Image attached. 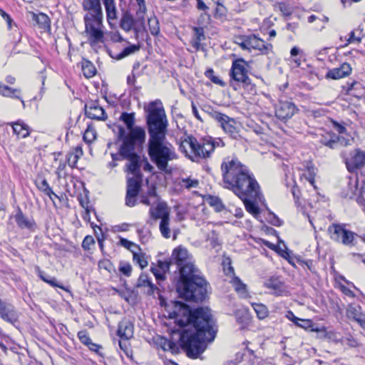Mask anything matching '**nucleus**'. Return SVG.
<instances>
[{
  "instance_id": "4468645a",
  "label": "nucleus",
  "mask_w": 365,
  "mask_h": 365,
  "mask_svg": "<svg viewBox=\"0 0 365 365\" xmlns=\"http://www.w3.org/2000/svg\"><path fill=\"white\" fill-rule=\"evenodd\" d=\"M211 116L231 138H237L239 136L237 123L233 118L217 111L212 112Z\"/></svg>"
},
{
  "instance_id": "5fc2aeb1",
  "label": "nucleus",
  "mask_w": 365,
  "mask_h": 365,
  "mask_svg": "<svg viewBox=\"0 0 365 365\" xmlns=\"http://www.w3.org/2000/svg\"><path fill=\"white\" fill-rule=\"evenodd\" d=\"M78 337L81 342L86 346H88L90 343L92 341L90 339L86 331H80L78 333Z\"/></svg>"
},
{
  "instance_id": "72a5a7b5",
  "label": "nucleus",
  "mask_w": 365,
  "mask_h": 365,
  "mask_svg": "<svg viewBox=\"0 0 365 365\" xmlns=\"http://www.w3.org/2000/svg\"><path fill=\"white\" fill-rule=\"evenodd\" d=\"M135 21V19H133V16L126 12L123 15L120 19V26L123 30L128 32L132 30Z\"/></svg>"
},
{
  "instance_id": "680f3d73",
  "label": "nucleus",
  "mask_w": 365,
  "mask_h": 365,
  "mask_svg": "<svg viewBox=\"0 0 365 365\" xmlns=\"http://www.w3.org/2000/svg\"><path fill=\"white\" fill-rule=\"evenodd\" d=\"M292 193L293 197L294 199L295 205L298 207L302 205V202L300 200V197H299V191L298 188L296 187L295 186H294L292 189Z\"/></svg>"
},
{
  "instance_id": "c756f323",
  "label": "nucleus",
  "mask_w": 365,
  "mask_h": 365,
  "mask_svg": "<svg viewBox=\"0 0 365 365\" xmlns=\"http://www.w3.org/2000/svg\"><path fill=\"white\" fill-rule=\"evenodd\" d=\"M192 30L194 31V34L192 45L196 50H199L201 46V42L205 40V31L202 27L197 26H194Z\"/></svg>"
},
{
  "instance_id": "ddd939ff",
  "label": "nucleus",
  "mask_w": 365,
  "mask_h": 365,
  "mask_svg": "<svg viewBox=\"0 0 365 365\" xmlns=\"http://www.w3.org/2000/svg\"><path fill=\"white\" fill-rule=\"evenodd\" d=\"M341 156L349 173H356L365 165V151L359 148L349 152L344 151Z\"/></svg>"
},
{
  "instance_id": "a878e982",
  "label": "nucleus",
  "mask_w": 365,
  "mask_h": 365,
  "mask_svg": "<svg viewBox=\"0 0 365 365\" xmlns=\"http://www.w3.org/2000/svg\"><path fill=\"white\" fill-rule=\"evenodd\" d=\"M35 184L38 189L43 192L45 195L49 197V198L53 201V197L56 198H59L58 196L55 194L52 190V188L48 185V182L45 178H38L35 180Z\"/></svg>"
},
{
  "instance_id": "338daca9",
  "label": "nucleus",
  "mask_w": 365,
  "mask_h": 365,
  "mask_svg": "<svg viewBox=\"0 0 365 365\" xmlns=\"http://www.w3.org/2000/svg\"><path fill=\"white\" fill-rule=\"evenodd\" d=\"M0 15L6 21L9 28L11 29L12 19L10 16L1 9H0Z\"/></svg>"
},
{
  "instance_id": "e433bc0d",
  "label": "nucleus",
  "mask_w": 365,
  "mask_h": 365,
  "mask_svg": "<svg viewBox=\"0 0 365 365\" xmlns=\"http://www.w3.org/2000/svg\"><path fill=\"white\" fill-rule=\"evenodd\" d=\"M315 168L313 166H308L307 169L302 173L301 179H304L309 184L314 187V178L316 175Z\"/></svg>"
},
{
  "instance_id": "603ef678",
  "label": "nucleus",
  "mask_w": 365,
  "mask_h": 365,
  "mask_svg": "<svg viewBox=\"0 0 365 365\" xmlns=\"http://www.w3.org/2000/svg\"><path fill=\"white\" fill-rule=\"evenodd\" d=\"M210 205L214 207L217 212L222 211L224 208V205L221 200L217 197H210Z\"/></svg>"
},
{
  "instance_id": "39448f33",
  "label": "nucleus",
  "mask_w": 365,
  "mask_h": 365,
  "mask_svg": "<svg viewBox=\"0 0 365 365\" xmlns=\"http://www.w3.org/2000/svg\"><path fill=\"white\" fill-rule=\"evenodd\" d=\"M225 143L220 138L209 137L200 142L192 136H187L180 144V150L185 154L192 161L210 157L211 153L217 148H223Z\"/></svg>"
},
{
  "instance_id": "4c0bfd02",
  "label": "nucleus",
  "mask_w": 365,
  "mask_h": 365,
  "mask_svg": "<svg viewBox=\"0 0 365 365\" xmlns=\"http://www.w3.org/2000/svg\"><path fill=\"white\" fill-rule=\"evenodd\" d=\"M140 49V46L137 45H131L126 48H125L123 51L118 53L116 56H111L113 58L116 60H120L135 52L138 51Z\"/></svg>"
},
{
  "instance_id": "49530a36",
  "label": "nucleus",
  "mask_w": 365,
  "mask_h": 365,
  "mask_svg": "<svg viewBox=\"0 0 365 365\" xmlns=\"http://www.w3.org/2000/svg\"><path fill=\"white\" fill-rule=\"evenodd\" d=\"M205 76L209 78L212 83L220 85L221 86H225V83L214 73V71L212 68L207 70L205 73Z\"/></svg>"
},
{
  "instance_id": "9b49d317",
  "label": "nucleus",
  "mask_w": 365,
  "mask_h": 365,
  "mask_svg": "<svg viewBox=\"0 0 365 365\" xmlns=\"http://www.w3.org/2000/svg\"><path fill=\"white\" fill-rule=\"evenodd\" d=\"M328 232L332 240L349 247L356 245V237H359L355 232L346 229L344 224L333 223L329 227Z\"/></svg>"
},
{
  "instance_id": "6e6552de",
  "label": "nucleus",
  "mask_w": 365,
  "mask_h": 365,
  "mask_svg": "<svg viewBox=\"0 0 365 365\" xmlns=\"http://www.w3.org/2000/svg\"><path fill=\"white\" fill-rule=\"evenodd\" d=\"M120 120L126 125L128 132L121 125H114L113 132L115 133L117 138L125 143H143L145 140V131L144 128L140 126H134L135 113L123 112L121 113Z\"/></svg>"
},
{
  "instance_id": "de8ad7c7",
  "label": "nucleus",
  "mask_w": 365,
  "mask_h": 365,
  "mask_svg": "<svg viewBox=\"0 0 365 365\" xmlns=\"http://www.w3.org/2000/svg\"><path fill=\"white\" fill-rule=\"evenodd\" d=\"M119 244L125 247L126 249L129 250L132 253L133 251H135V250H140L139 246H138L137 245H135V243H133V242L131 241H129L125 238H123V237H120V242H119Z\"/></svg>"
},
{
  "instance_id": "2f4dec72",
  "label": "nucleus",
  "mask_w": 365,
  "mask_h": 365,
  "mask_svg": "<svg viewBox=\"0 0 365 365\" xmlns=\"http://www.w3.org/2000/svg\"><path fill=\"white\" fill-rule=\"evenodd\" d=\"M36 272H37L38 277L46 283L50 284L53 287H59L63 290H67L66 287L63 285L60 284L55 277H51L49 276H46L44 274L43 272H42L38 266L35 267Z\"/></svg>"
},
{
  "instance_id": "f257e3e1",
  "label": "nucleus",
  "mask_w": 365,
  "mask_h": 365,
  "mask_svg": "<svg viewBox=\"0 0 365 365\" xmlns=\"http://www.w3.org/2000/svg\"><path fill=\"white\" fill-rule=\"evenodd\" d=\"M178 307V312L175 311L177 324L181 327L192 325L195 329L193 333L183 330L180 336L182 348L190 358H197L205 350L207 342L212 341L215 337L216 330L210 309L199 307L192 311L187 305L180 302L175 306L176 309Z\"/></svg>"
},
{
  "instance_id": "473e14b6",
  "label": "nucleus",
  "mask_w": 365,
  "mask_h": 365,
  "mask_svg": "<svg viewBox=\"0 0 365 365\" xmlns=\"http://www.w3.org/2000/svg\"><path fill=\"white\" fill-rule=\"evenodd\" d=\"M359 181L356 180L354 185V191L352 195L349 196V197L354 198L356 197V200L359 204H363L365 202V185H361L360 187H359Z\"/></svg>"
},
{
  "instance_id": "4be33fe9",
  "label": "nucleus",
  "mask_w": 365,
  "mask_h": 365,
  "mask_svg": "<svg viewBox=\"0 0 365 365\" xmlns=\"http://www.w3.org/2000/svg\"><path fill=\"white\" fill-rule=\"evenodd\" d=\"M0 317L9 322H14L17 319L14 307L0 299Z\"/></svg>"
},
{
  "instance_id": "2eb2a0df",
  "label": "nucleus",
  "mask_w": 365,
  "mask_h": 365,
  "mask_svg": "<svg viewBox=\"0 0 365 365\" xmlns=\"http://www.w3.org/2000/svg\"><path fill=\"white\" fill-rule=\"evenodd\" d=\"M143 177L132 176L127 179V192L125 197V205L128 207H133L136 203V197L138 195Z\"/></svg>"
},
{
  "instance_id": "ea45409f",
  "label": "nucleus",
  "mask_w": 365,
  "mask_h": 365,
  "mask_svg": "<svg viewBox=\"0 0 365 365\" xmlns=\"http://www.w3.org/2000/svg\"><path fill=\"white\" fill-rule=\"evenodd\" d=\"M252 306L259 319H264L268 316L269 311L265 305L262 304L252 303Z\"/></svg>"
},
{
  "instance_id": "bb28decb",
  "label": "nucleus",
  "mask_w": 365,
  "mask_h": 365,
  "mask_svg": "<svg viewBox=\"0 0 365 365\" xmlns=\"http://www.w3.org/2000/svg\"><path fill=\"white\" fill-rule=\"evenodd\" d=\"M31 20L35 22L39 28L47 31L50 29V19L48 16L43 13H30Z\"/></svg>"
},
{
  "instance_id": "bf43d9fd",
  "label": "nucleus",
  "mask_w": 365,
  "mask_h": 365,
  "mask_svg": "<svg viewBox=\"0 0 365 365\" xmlns=\"http://www.w3.org/2000/svg\"><path fill=\"white\" fill-rule=\"evenodd\" d=\"M151 271L158 280L159 285L160 286V282L165 279V273L159 270V269L157 267L151 268Z\"/></svg>"
},
{
  "instance_id": "8fccbe9b",
  "label": "nucleus",
  "mask_w": 365,
  "mask_h": 365,
  "mask_svg": "<svg viewBox=\"0 0 365 365\" xmlns=\"http://www.w3.org/2000/svg\"><path fill=\"white\" fill-rule=\"evenodd\" d=\"M132 29L134 30L136 36H138V35L140 33L145 31V20L135 19V21L134 23V26L133 27Z\"/></svg>"
},
{
  "instance_id": "393cba45",
  "label": "nucleus",
  "mask_w": 365,
  "mask_h": 365,
  "mask_svg": "<svg viewBox=\"0 0 365 365\" xmlns=\"http://www.w3.org/2000/svg\"><path fill=\"white\" fill-rule=\"evenodd\" d=\"M103 2L106 12L107 21L109 24H111L112 21H115L118 18L115 1V0H103Z\"/></svg>"
},
{
  "instance_id": "0e129e2a",
  "label": "nucleus",
  "mask_w": 365,
  "mask_h": 365,
  "mask_svg": "<svg viewBox=\"0 0 365 365\" xmlns=\"http://www.w3.org/2000/svg\"><path fill=\"white\" fill-rule=\"evenodd\" d=\"M170 262H163V261H159L158 262V269L159 270L162 271L163 272L165 273V272H167L168 270H169L170 269Z\"/></svg>"
},
{
  "instance_id": "864d4df0",
  "label": "nucleus",
  "mask_w": 365,
  "mask_h": 365,
  "mask_svg": "<svg viewBox=\"0 0 365 365\" xmlns=\"http://www.w3.org/2000/svg\"><path fill=\"white\" fill-rule=\"evenodd\" d=\"M119 271L126 277L131 274L132 266L129 263L121 262L119 267Z\"/></svg>"
},
{
  "instance_id": "3c124183",
  "label": "nucleus",
  "mask_w": 365,
  "mask_h": 365,
  "mask_svg": "<svg viewBox=\"0 0 365 365\" xmlns=\"http://www.w3.org/2000/svg\"><path fill=\"white\" fill-rule=\"evenodd\" d=\"M245 38L247 51H250L252 49H254L257 36L254 34L245 35Z\"/></svg>"
},
{
  "instance_id": "1a4fd4ad",
  "label": "nucleus",
  "mask_w": 365,
  "mask_h": 365,
  "mask_svg": "<svg viewBox=\"0 0 365 365\" xmlns=\"http://www.w3.org/2000/svg\"><path fill=\"white\" fill-rule=\"evenodd\" d=\"M143 143L126 142L121 143L119 147V155L122 159L126 160L124 170L128 175L136 177H143L140 170L141 156L135 152V146Z\"/></svg>"
},
{
  "instance_id": "09e8293b",
  "label": "nucleus",
  "mask_w": 365,
  "mask_h": 365,
  "mask_svg": "<svg viewBox=\"0 0 365 365\" xmlns=\"http://www.w3.org/2000/svg\"><path fill=\"white\" fill-rule=\"evenodd\" d=\"M96 133L95 130L88 126L84 132L83 138L87 143H91L96 139Z\"/></svg>"
},
{
  "instance_id": "13d9d810",
  "label": "nucleus",
  "mask_w": 365,
  "mask_h": 365,
  "mask_svg": "<svg viewBox=\"0 0 365 365\" xmlns=\"http://www.w3.org/2000/svg\"><path fill=\"white\" fill-rule=\"evenodd\" d=\"M83 155V150L82 148L80 146H77L75 148L74 153H70L68 155V163H70L71 161L72 158H74L75 160H78V159Z\"/></svg>"
},
{
  "instance_id": "dca6fc26",
  "label": "nucleus",
  "mask_w": 365,
  "mask_h": 365,
  "mask_svg": "<svg viewBox=\"0 0 365 365\" xmlns=\"http://www.w3.org/2000/svg\"><path fill=\"white\" fill-rule=\"evenodd\" d=\"M264 286L270 289V293L275 296H289L288 291L284 282H281L277 277H270L264 282Z\"/></svg>"
},
{
  "instance_id": "6ab92c4d",
  "label": "nucleus",
  "mask_w": 365,
  "mask_h": 365,
  "mask_svg": "<svg viewBox=\"0 0 365 365\" xmlns=\"http://www.w3.org/2000/svg\"><path fill=\"white\" fill-rule=\"evenodd\" d=\"M316 135L318 138V141L322 145L331 149H335L337 148L339 135L334 133L325 130H319Z\"/></svg>"
},
{
  "instance_id": "c9c22d12",
  "label": "nucleus",
  "mask_w": 365,
  "mask_h": 365,
  "mask_svg": "<svg viewBox=\"0 0 365 365\" xmlns=\"http://www.w3.org/2000/svg\"><path fill=\"white\" fill-rule=\"evenodd\" d=\"M272 49L271 43H267L261 38L257 37L254 50L259 51L262 54H268Z\"/></svg>"
},
{
  "instance_id": "a19ab883",
  "label": "nucleus",
  "mask_w": 365,
  "mask_h": 365,
  "mask_svg": "<svg viewBox=\"0 0 365 365\" xmlns=\"http://www.w3.org/2000/svg\"><path fill=\"white\" fill-rule=\"evenodd\" d=\"M139 250L133 252V259L135 263L138 264L141 269L146 267L148 264L145 255L142 252H138Z\"/></svg>"
},
{
  "instance_id": "c03bdc74",
  "label": "nucleus",
  "mask_w": 365,
  "mask_h": 365,
  "mask_svg": "<svg viewBox=\"0 0 365 365\" xmlns=\"http://www.w3.org/2000/svg\"><path fill=\"white\" fill-rule=\"evenodd\" d=\"M180 185L186 189L196 188L199 185V181L190 178H182Z\"/></svg>"
},
{
  "instance_id": "58836bf2",
  "label": "nucleus",
  "mask_w": 365,
  "mask_h": 365,
  "mask_svg": "<svg viewBox=\"0 0 365 365\" xmlns=\"http://www.w3.org/2000/svg\"><path fill=\"white\" fill-rule=\"evenodd\" d=\"M82 71L84 76L89 78L96 74V70L91 62L85 61L82 63Z\"/></svg>"
},
{
  "instance_id": "69168bd1",
  "label": "nucleus",
  "mask_w": 365,
  "mask_h": 365,
  "mask_svg": "<svg viewBox=\"0 0 365 365\" xmlns=\"http://www.w3.org/2000/svg\"><path fill=\"white\" fill-rule=\"evenodd\" d=\"M361 41V36H356L355 35V31H351L350 34H349V38L348 39V43H353V42H357V43H360Z\"/></svg>"
},
{
  "instance_id": "37998d69",
  "label": "nucleus",
  "mask_w": 365,
  "mask_h": 365,
  "mask_svg": "<svg viewBox=\"0 0 365 365\" xmlns=\"http://www.w3.org/2000/svg\"><path fill=\"white\" fill-rule=\"evenodd\" d=\"M291 57L293 58L294 63L299 66L301 65V58L303 56V51L297 46H294L290 51Z\"/></svg>"
},
{
  "instance_id": "c85d7f7f",
  "label": "nucleus",
  "mask_w": 365,
  "mask_h": 365,
  "mask_svg": "<svg viewBox=\"0 0 365 365\" xmlns=\"http://www.w3.org/2000/svg\"><path fill=\"white\" fill-rule=\"evenodd\" d=\"M0 94L5 97L15 98L18 99H21V103L23 105V108H25V103L23 99L21 98V89L19 88H12L9 87L3 83H0Z\"/></svg>"
},
{
  "instance_id": "052dcab7",
  "label": "nucleus",
  "mask_w": 365,
  "mask_h": 365,
  "mask_svg": "<svg viewBox=\"0 0 365 365\" xmlns=\"http://www.w3.org/2000/svg\"><path fill=\"white\" fill-rule=\"evenodd\" d=\"M235 43L239 45L242 50H247V47L246 46L245 35H240L236 36L235 38Z\"/></svg>"
},
{
  "instance_id": "774afa93",
  "label": "nucleus",
  "mask_w": 365,
  "mask_h": 365,
  "mask_svg": "<svg viewBox=\"0 0 365 365\" xmlns=\"http://www.w3.org/2000/svg\"><path fill=\"white\" fill-rule=\"evenodd\" d=\"M87 346L89 348L90 350L96 353H98L99 349L101 348L100 345L93 343L92 341Z\"/></svg>"
},
{
  "instance_id": "f8f14e48",
  "label": "nucleus",
  "mask_w": 365,
  "mask_h": 365,
  "mask_svg": "<svg viewBox=\"0 0 365 365\" xmlns=\"http://www.w3.org/2000/svg\"><path fill=\"white\" fill-rule=\"evenodd\" d=\"M248 63L242 58H236L232 61L231 69L230 71V76L231 78L230 86L235 90L237 88L235 86L233 81L236 83H241L244 85H250L251 79L248 76Z\"/></svg>"
},
{
  "instance_id": "20e7f679",
  "label": "nucleus",
  "mask_w": 365,
  "mask_h": 365,
  "mask_svg": "<svg viewBox=\"0 0 365 365\" xmlns=\"http://www.w3.org/2000/svg\"><path fill=\"white\" fill-rule=\"evenodd\" d=\"M84 34L91 46L105 42V26L101 0H83Z\"/></svg>"
},
{
  "instance_id": "423d86ee",
  "label": "nucleus",
  "mask_w": 365,
  "mask_h": 365,
  "mask_svg": "<svg viewBox=\"0 0 365 365\" xmlns=\"http://www.w3.org/2000/svg\"><path fill=\"white\" fill-rule=\"evenodd\" d=\"M148 153L151 161L160 171H165L168 163L176 158L175 150L167 141L165 136L149 138Z\"/></svg>"
},
{
  "instance_id": "f03ea898",
  "label": "nucleus",
  "mask_w": 365,
  "mask_h": 365,
  "mask_svg": "<svg viewBox=\"0 0 365 365\" xmlns=\"http://www.w3.org/2000/svg\"><path fill=\"white\" fill-rule=\"evenodd\" d=\"M225 187L232 190L243 202L247 212L257 217L259 208L255 202L262 200L260 187L247 167L237 158H225L221 164Z\"/></svg>"
},
{
  "instance_id": "a211bd4d",
  "label": "nucleus",
  "mask_w": 365,
  "mask_h": 365,
  "mask_svg": "<svg viewBox=\"0 0 365 365\" xmlns=\"http://www.w3.org/2000/svg\"><path fill=\"white\" fill-rule=\"evenodd\" d=\"M85 113L91 119L105 120L107 118L104 109L97 102L92 101L86 104Z\"/></svg>"
},
{
  "instance_id": "5701e85b",
  "label": "nucleus",
  "mask_w": 365,
  "mask_h": 365,
  "mask_svg": "<svg viewBox=\"0 0 365 365\" xmlns=\"http://www.w3.org/2000/svg\"><path fill=\"white\" fill-rule=\"evenodd\" d=\"M117 334L121 339H130L133 335V324L128 320L121 321L118 324Z\"/></svg>"
},
{
  "instance_id": "7ed1b4c3",
  "label": "nucleus",
  "mask_w": 365,
  "mask_h": 365,
  "mask_svg": "<svg viewBox=\"0 0 365 365\" xmlns=\"http://www.w3.org/2000/svg\"><path fill=\"white\" fill-rule=\"evenodd\" d=\"M172 259L180 271L177 291L187 301L202 302L207 294V282L195 267L186 248L179 246L173 250Z\"/></svg>"
},
{
  "instance_id": "f3484780",
  "label": "nucleus",
  "mask_w": 365,
  "mask_h": 365,
  "mask_svg": "<svg viewBox=\"0 0 365 365\" xmlns=\"http://www.w3.org/2000/svg\"><path fill=\"white\" fill-rule=\"evenodd\" d=\"M296 106L289 101H279L275 107V115L280 120L292 118L297 111Z\"/></svg>"
},
{
  "instance_id": "0eeeda50",
  "label": "nucleus",
  "mask_w": 365,
  "mask_h": 365,
  "mask_svg": "<svg viewBox=\"0 0 365 365\" xmlns=\"http://www.w3.org/2000/svg\"><path fill=\"white\" fill-rule=\"evenodd\" d=\"M149 138L165 137L168 120L160 101L150 102L145 107Z\"/></svg>"
},
{
  "instance_id": "412c9836",
  "label": "nucleus",
  "mask_w": 365,
  "mask_h": 365,
  "mask_svg": "<svg viewBox=\"0 0 365 365\" xmlns=\"http://www.w3.org/2000/svg\"><path fill=\"white\" fill-rule=\"evenodd\" d=\"M351 72V67L349 63H344L339 68L330 69L326 74L327 78L339 79L348 76Z\"/></svg>"
},
{
  "instance_id": "b1692460",
  "label": "nucleus",
  "mask_w": 365,
  "mask_h": 365,
  "mask_svg": "<svg viewBox=\"0 0 365 365\" xmlns=\"http://www.w3.org/2000/svg\"><path fill=\"white\" fill-rule=\"evenodd\" d=\"M137 287H145L148 289L147 294L149 295H153L155 292H159V289L156 287L150 279L148 274L142 273L137 282Z\"/></svg>"
},
{
  "instance_id": "a18cd8bd",
  "label": "nucleus",
  "mask_w": 365,
  "mask_h": 365,
  "mask_svg": "<svg viewBox=\"0 0 365 365\" xmlns=\"http://www.w3.org/2000/svg\"><path fill=\"white\" fill-rule=\"evenodd\" d=\"M138 9L136 10V19L145 20L144 16L146 12V6L144 0H136Z\"/></svg>"
},
{
  "instance_id": "cd10ccee",
  "label": "nucleus",
  "mask_w": 365,
  "mask_h": 365,
  "mask_svg": "<svg viewBox=\"0 0 365 365\" xmlns=\"http://www.w3.org/2000/svg\"><path fill=\"white\" fill-rule=\"evenodd\" d=\"M16 222L19 227L21 229H32L35 223L34 220L28 219L22 212L21 210L19 207L16 214L14 216Z\"/></svg>"
},
{
  "instance_id": "f704fd0d",
  "label": "nucleus",
  "mask_w": 365,
  "mask_h": 365,
  "mask_svg": "<svg viewBox=\"0 0 365 365\" xmlns=\"http://www.w3.org/2000/svg\"><path fill=\"white\" fill-rule=\"evenodd\" d=\"M232 284L235 291L241 295L242 297H245L247 295V291L246 284H245L239 277H235L232 280Z\"/></svg>"
},
{
  "instance_id": "e2e57ef3",
  "label": "nucleus",
  "mask_w": 365,
  "mask_h": 365,
  "mask_svg": "<svg viewBox=\"0 0 365 365\" xmlns=\"http://www.w3.org/2000/svg\"><path fill=\"white\" fill-rule=\"evenodd\" d=\"M147 196L149 197L153 200V202H157V204L159 202V197L157 195L156 190L155 187H152L149 189L147 193Z\"/></svg>"
},
{
  "instance_id": "9d476101",
  "label": "nucleus",
  "mask_w": 365,
  "mask_h": 365,
  "mask_svg": "<svg viewBox=\"0 0 365 365\" xmlns=\"http://www.w3.org/2000/svg\"><path fill=\"white\" fill-rule=\"evenodd\" d=\"M149 215L154 220H160L159 231L161 235L165 239L170 238L173 230L170 227V210L167 203L160 202L155 207H151Z\"/></svg>"
},
{
  "instance_id": "aec40b11",
  "label": "nucleus",
  "mask_w": 365,
  "mask_h": 365,
  "mask_svg": "<svg viewBox=\"0 0 365 365\" xmlns=\"http://www.w3.org/2000/svg\"><path fill=\"white\" fill-rule=\"evenodd\" d=\"M346 317L356 322L360 327L365 330V314L362 313L361 307L354 304L348 305L346 308Z\"/></svg>"
},
{
  "instance_id": "79ce46f5",
  "label": "nucleus",
  "mask_w": 365,
  "mask_h": 365,
  "mask_svg": "<svg viewBox=\"0 0 365 365\" xmlns=\"http://www.w3.org/2000/svg\"><path fill=\"white\" fill-rule=\"evenodd\" d=\"M148 21L150 34L153 36L158 35L160 33V26L157 17L151 16L148 19Z\"/></svg>"
},
{
  "instance_id": "4d7b16f0",
  "label": "nucleus",
  "mask_w": 365,
  "mask_h": 365,
  "mask_svg": "<svg viewBox=\"0 0 365 365\" xmlns=\"http://www.w3.org/2000/svg\"><path fill=\"white\" fill-rule=\"evenodd\" d=\"M95 243L94 239L91 235H87L85 237V238L83 240L82 242V247L85 250H89L91 248V246L93 245Z\"/></svg>"
},
{
  "instance_id": "7c9ffc66",
  "label": "nucleus",
  "mask_w": 365,
  "mask_h": 365,
  "mask_svg": "<svg viewBox=\"0 0 365 365\" xmlns=\"http://www.w3.org/2000/svg\"><path fill=\"white\" fill-rule=\"evenodd\" d=\"M11 125L12 126L14 133L19 138H24L29 135V128L27 125L24 124V123H11Z\"/></svg>"
},
{
  "instance_id": "6e6d98bb",
  "label": "nucleus",
  "mask_w": 365,
  "mask_h": 365,
  "mask_svg": "<svg viewBox=\"0 0 365 365\" xmlns=\"http://www.w3.org/2000/svg\"><path fill=\"white\" fill-rule=\"evenodd\" d=\"M143 168V170L148 173H153L154 167L148 162V160L145 157H141L140 168Z\"/></svg>"
}]
</instances>
